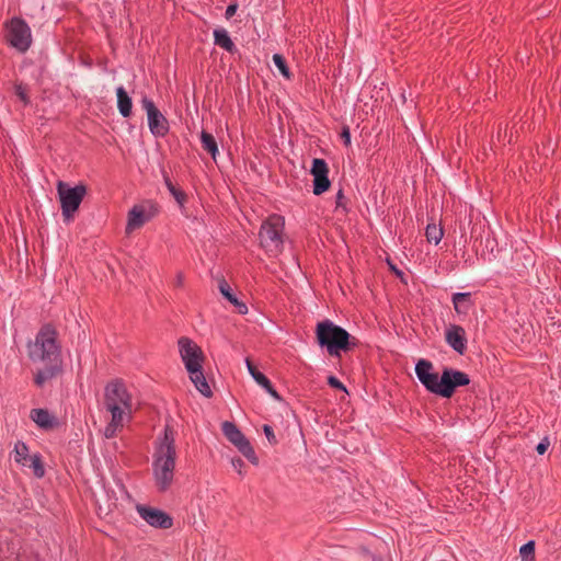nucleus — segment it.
Masks as SVG:
<instances>
[{
  "label": "nucleus",
  "mask_w": 561,
  "mask_h": 561,
  "mask_svg": "<svg viewBox=\"0 0 561 561\" xmlns=\"http://www.w3.org/2000/svg\"><path fill=\"white\" fill-rule=\"evenodd\" d=\"M27 354L33 363L44 365L34 377L36 386L43 387L62 371L61 345L58 341V333L49 324L43 325L36 333L34 341L27 344Z\"/></svg>",
  "instance_id": "f257e3e1"
},
{
  "label": "nucleus",
  "mask_w": 561,
  "mask_h": 561,
  "mask_svg": "<svg viewBox=\"0 0 561 561\" xmlns=\"http://www.w3.org/2000/svg\"><path fill=\"white\" fill-rule=\"evenodd\" d=\"M176 456L175 432L165 425L154 442L151 465L153 482L159 492L168 491L173 483Z\"/></svg>",
  "instance_id": "f03ea898"
},
{
  "label": "nucleus",
  "mask_w": 561,
  "mask_h": 561,
  "mask_svg": "<svg viewBox=\"0 0 561 561\" xmlns=\"http://www.w3.org/2000/svg\"><path fill=\"white\" fill-rule=\"evenodd\" d=\"M415 374L425 389L443 398H450L457 387L467 386L469 376L460 370L445 368L439 376L433 371V364L426 359H420L415 365Z\"/></svg>",
  "instance_id": "7ed1b4c3"
},
{
  "label": "nucleus",
  "mask_w": 561,
  "mask_h": 561,
  "mask_svg": "<svg viewBox=\"0 0 561 561\" xmlns=\"http://www.w3.org/2000/svg\"><path fill=\"white\" fill-rule=\"evenodd\" d=\"M104 407L111 413V421L104 428V436L112 438L131 419V396L121 380L108 382L104 389Z\"/></svg>",
  "instance_id": "20e7f679"
},
{
  "label": "nucleus",
  "mask_w": 561,
  "mask_h": 561,
  "mask_svg": "<svg viewBox=\"0 0 561 561\" xmlns=\"http://www.w3.org/2000/svg\"><path fill=\"white\" fill-rule=\"evenodd\" d=\"M316 335L319 345L325 347L331 356H340L357 345L356 339L344 328L328 319L317 324Z\"/></svg>",
  "instance_id": "39448f33"
},
{
  "label": "nucleus",
  "mask_w": 561,
  "mask_h": 561,
  "mask_svg": "<svg viewBox=\"0 0 561 561\" xmlns=\"http://www.w3.org/2000/svg\"><path fill=\"white\" fill-rule=\"evenodd\" d=\"M284 225L283 217L271 215L261 226L259 233L260 244L270 256H276L283 250Z\"/></svg>",
  "instance_id": "423d86ee"
},
{
  "label": "nucleus",
  "mask_w": 561,
  "mask_h": 561,
  "mask_svg": "<svg viewBox=\"0 0 561 561\" xmlns=\"http://www.w3.org/2000/svg\"><path fill=\"white\" fill-rule=\"evenodd\" d=\"M4 39L10 47L25 53L32 45V31L23 19L14 16L4 23Z\"/></svg>",
  "instance_id": "0eeeda50"
},
{
  "label": "nucleus",
  "mask_w": 561,
  "mask_h": 561,
  "mask_svg": "<svg viewBox=\"0 0 561 561\" xmlns=\"http://www.w3.org/2000/svg\"><path fill=\"white\" fill-rule=\"evenodd\" d=\"M57 192L60 201L61 213L65 220H70L79 209L81 202L87 194V187L83 184L70 187L62 181L57 184Z\"/></svg>",
  "instance_id": "6e6552de"
},
{
  "label": "nucleus",
  "mask_w": 561,
  "mask_h": 561,
  "mask_svg": "<svg viewBox=\"0 0 561 561\" xmlns=\"http://www.w3.org/2000/svg\"><path fill=\"white\" fill-rule=\"evenodd\" d=\"M159 214L158 205L150 201H144L135 204L127 214V222L125 231L130 234L137 229H140L145 224L149 222Z\"/></svg>",
  "instance_id": "1a4fd4ad"
},
{
  "label": "nucleus",
  "mask_w": 561,
  "mask_h": 561,
  "mask_svg": "<svg viewBox=\"0 0 561 561\" xmlns=\"http://www.w3.org/2000/svg\"><path fill=\"white\" fill-rule=\"evenodd\" d=\"M221 430L227 439L233 444L238 450L252 463H257V457L252 448L248 438L242 434V432L237 427V425L232 422L225 421L221 424Z\"/></svg>",
  "instance_id": "9d476101"
},
{
  "label": "nucleus",
  "mask_w": 561,
  "mask_h": 561,
  "mask_svg": "<svg viewBox=\"0 0 561 561\" xmlns=\"http://www.w3.org/2000/svg\"><path fill=\"white\" fill-rule=\"evenodd\" d=\"M141 106L146 111L148 127L154 137H164L169 131V123L165 116L158 110L154 102L144 96Z\"/></svg>",
  "instance_id": "9b49d317"
},
{
  "label": "nucleus",
  "mask_w": 561,
  "mask_h": 561,
  "mask_svg": "<svg viewBox=\"0 0 561 561\" xmlns=\"http://www.w3.org/2000/svg\"><path fill=\"white\" fill-rule=\"evenodd\" d=\"M178 345L181 359L186 370L203 366V351L194 341L183 336L179 339Z\"/></svg>",
  "instance_id": "f8f14e48"
},
{
  "label": "nucleus",
  "mask_w": 561,
  "mask_h": 561,
  "mask_svg": "<svg viewBox=\"0 0 561 561\" xmlns=\"http://www.w3.org/2000/svg\"><path fill=\"white\" fill-rule=\"evenodd\" d=\"M136 512L151 527L169 529L173 526L172 517L164 511L145 504H137Z\"/></svg>",
  "instance_id": "ddd939ff"
},
{
  "label": "nucleus",
  "mask_w": 561,
  "mask_h": 561,
  "mask_svg": "<svg viewBox=\"0 0 561 561\" xmlns=\"http://www.w3.org/2000/svg\"><path fill=\"white\" fill-rule=\"evenodd\" d=\"M310 172L313 176V194L321 195L328 191L331 182L329 180V168L327 162L320 158L313 159Z\"/></svg>",
  "instance_id": "4468645a"
},
{
  "label": "nucleus",
  "mask_w": 561,
  "mask_h": 561,
  "mask_svg": "<svg viewBox=\"0 0 561 561\" xmlns=\"http://www.w3.org/2000/svg\"><path fill=\"white\" fill-rule=\"evenodd\" d=\"M446 343L458 354L462 355L467 350V336L462 327L450 324L445 332Z\"/></svg>",
  "instance_id": "2eb2a0df"
},
{
  "label": "nucleus",
  "mask_w": 561,
  "mask_h": 561,
  "mask_svg": "<svg viewBox=\"0 0 561 561\" xmlns=\"http://www.w3.org/2000/svg\"><path fill=\"white\" fill-rule=\"evenodd\" d=\"M31 420L42 430H51L57 426V419L46 409H32Z\"/></svg>",
  "instance_id": "dca6fc26"
},
{
  "label": "nucleus",
  "mask_w": 561,
  "mask_h": 561,
  "mask_svg": "<svg viewBox=\"0 0 561 561\" xmlns=\"http://www.w3.org/2000/svg\"><path fill=\"white\" fill-rule=\"evenodd\" d=\"M187 373L190 380L194 383L196 390L205 398H210L213 396V391L204 376L203 366L190 369Z\"/></svg>",
  "instance_id": "f3484780"
},
{
  "label": "nucleus",
  "mask_w": 561,
  "mask_h": 561,
  "mask_svg": "<svg viewBox=\"0 0 561 561\" xmlns=\"http://www.w3.org/2000/svg\"><path fill=\"white\" fill-rule=\"evenodd\" d=\"M117 108L119 114L127 118L131 115L133 101L123 85L116 88Z\"/></svg>",
  "instance_id": "a211bd4d"
},
{
  "label": "nucleus",
  "mask_w": 561,
  "mask_h": 561,
  "mask_svg": "<svg viewBox=\"0 0 561 561\" xmlns=\"http://www.w3.org/2000/svg\"><path fill=\"white\" fill-rule=\"evenodd\" d=\"M214 43L215 45L221 47L228 53L236 51V45L232 42L229 33L225 28H215L214 30Z\"/></svg>",
  "instance_id": "6ab92c4d"
},
{
  "label": "nucleus",
  "mask_w": 561,
  "mask_h": 561,
  "mask_svg": "<svg viewBox=\"0 0 561 561\" xmlns=\"http://www.w3.org/2000/svg\"><path fill=\"white\" fill-rule=\"evenodd\" d=\"M32 455L28 453V447L24 442H16L13 449V459L16 463L22 467L28 466V461Z\"/></svg>",
  "instance_id": "aec40b11"
},
{
  "label": "nucleus",
  "mask_w": 561,
  "mask_h": 561,
  "mask_svg": "<svg viewBox=\"0 0 561 561\" xmlns=\"http://www.w3.org/2000/svg\"><path fill=\"white\" fill-rule=\"evenodd\" d=\"M201 142L203 149L211 156L214 161H216L217 156L219 154V150L215 137L211 134L203 130L201 133Z\"/></svg>",
  "instance_id": "412c9836"
},
{
  "label": "nucleus",
  "mask_w": 561,
  "mask_h": 561,
  "mask_svg": "<svg viewBox=\"0 0 561 561\" xmlns=\"http://www.w3.org/2000/svg\"><path fill=\"white\" fill-rule=\"evenodd\" d=\"M470 293H455L451 297L454 308L457 313H467L470 304Z\"/></svg>",
  "instance_id": "4be33fe9"
},
{
  "label": "nucleus",
  "mask_w": 561,
  "mask_h": 561,
  "mask_svg": "<svg viewBox=\"0 0 561 561\" xmlns=\"http://www.w3.org/2000/svg\"><path fill=\"white\" fill-rule=\"evenodd\" d=\"M425 236L430 243L438 244L444 236L442 227L435 224H428L425 229Z\"/></svg>",
  "instance_id": "5701e85b"
},
{
  "label": "nucleus",
  "mask_w": 561,
  "mask_h": 561,
  "mask_svg": "<svg viewBox=\"0 0 561 561\" xmlns=\"http://www.w3.org/2000/svg\"><path fill=\"white\" fill-rule=\"evenodd\" d=\"M27 467L32 468L33 473L36 478L44 477L45 468L39 454H34L31 456Z\"/></svg>",
  "instance_id": "b1692460"
},
{
  "label": "nucleus",
  "mask_w": 561,
  "mask_h": 561,
  "mask_svg": "<svg viewBox=\"0 0 561 561\" xmlns=\"http://www.w3.org/2000/svg\"><path fill=\"white\" fill-rule=\"evenodd\" d=\"M245 365H247V368H248V371L249 374L252 376V378L256 381L257 385L260 386H266L267 385V377L259 371L254 365L251 363L250 359H245Z\"/></svg>",
  "instance_id": "393cba45"
},
{
  "label": "nucleus",
  "mask_w": 561,
  "mask_h": 561,
  "mask_svg": "<svg viewBox=\"0 0 561 561\" xmlns=\"http://www.w3.org/2000/svg\"><path fill=\"white\" fill-rule=\"evenodd\" d=\"M522 561H536L535 560V541L529 540L519 549Z\"/></svg>",
  "instance_id": "a878e982"
},
{
  "label": "nucleus",
  "mask_w": 561,
  "mask_h": 561,
  "mask_svg": "<svg viewBox=\"0 0 561 561\" xmlns=\"http://www.w3.org/2000/svg\"><path fill=\"white\" fill-rule=\"evenodd\" d=\"M273 62L283 77H285L286 79H290L289 68L286 64V60L280 54L273 55Z\"/></svg>",
  "instance_id": "bb28decb"
},
{
  "label": "nucleus",
  "mask_w": 561,
  "mask_h": 561,
  "mask_svg": "<svg viewBox=\"0 0 561 561\" xmlns=\"http://www.w3.org/2000/svg\"><path fill=\"white\" fill-rule=\"evenodd\" d=\"M219 290L221 295L231 304L237 302V297L234 294H232L231 288L229 284L226 280H221L219 283Z\"/></svg>",
  "instance_id": "cd10ccee"
},
{
  "label": "nucleus",
  "mask_w": 561,
  "mask_h": 561,
  "mask_svg": "<svg viewBox=\"0 0 561 561\" xmlns=\"http://www.w3.org/2000/svg\"><path fill=\"white\" fill-rule=\"evenodd\" d=\"M165 185L176 202L182 205L185 202V194L182 191L175 188L169 179H165Z\"/></svg>",
  "instance_id": "c85d7f7f"
},
{
  "label": "nucleus",
  "mask_w": 561,
  "mask_h": 561,
  "mask_svg": "<svg viewBox=\"0 0 561 561\" xmlns=\"http://www.w3.org/2000/svg\"><path fill=\"white\" fill-rule=\"evenodd\" d=\"M263 431H264V434L267 438V440L271 443V444H276V437H275V434H274V431L272 428V426L265 424L263 426Z\"/></svg>",
  "instance_id": "c756f323"
},
{
  "label": "nucleus",
  "mask_w": 561,
  "mask_h": 561,
  "mask_svg": "<svg viewBox=\"0 0 561 561\" xmlns=\"http://www.w3.org/2000/svg\"><path fill=\"white\" fill-rule=\"evenodd\" d=\"M328 383L335 389L346 391L345 386L335 376H330L328 378Z\"/></svg>",
  "instance_id": "7c9ffc66"
},
{
  "label": "nucleus",
  "mask_w": 561,
  "mask_h": 561,
  "mask_svg": "<svg viewBox=\"0 0 561 561\" xmlns=\"http://www.w3.org/2000/svg\"><path fill=\"white\" fill-rule=\"evenodd\" d=\"M341 138L346 147L351 145V131L347 126L343 127Z\"/></svg>",
  "instance_id": "2f4dec72"
},
{
  "label": "nucleus",
  "mask_w": 561,
  "mask_h": 561,
  "mask_svg": "<svg viewBox=\"0 0 561 561\" xmlns=\"http://www.w3.org/2000/svg\"><path fill=\"white\" fill-rule=\"evenodd\" d=\"M231 465L239 474H242V468L244 467V461L241 458H233L231 460Z\"/></svg>",
  "instance_id": "473e14b6"
},
{
  "label": "nucleus",
  "mask_w": 561,
  "mask_h": 561,
  "mask_svg": "<svg viewBox=\"0 0 561 561\" xmlns=\"http://www.w3.org/2000/svg\"><path fill=\"white\" fill-rule=\"evenodd\" d=\"M15 93L22 102L27 103L26 91L21 84L15 87Z\"/></svg>",
  "instance_id": "72a5a7b5"
},
{
  "label": "nucleus",
  "mask_w": 561,
  "mask_h": 561,
  "mask_svg": "<svg viewBox=\"0 0 561 561\" xmlns=\"http://www.w3.org/2000/svg\"><path fill=\"white\" fill-rule=\"evenodd\" d=\"M549 447V440L543 438L536 447V450L539 455H543Z\"/></svg>",
  "instance_id": "f704fd0d"
},
{
  "label": "nucleus",
  "mask_w": 561,
  "mask_h": 561,
  "mask_svg": "<svg viewBox=\"0 0 561 561\" xmlns=\"http://www.w3.org/2000/svg\"><path fill=\"white\" fill-rule=\"evenodd\" d=\"M237 10H238V4H236V3L229 4L225 12L226 19L232 18L236 14Z\"/></svg>",
  "instance_id": "c9c22d12"
},
{
  "label": "nucleus",
  "mask_w": 561,
  "mask_h": 561,
  "mask_svg": "<svg viewBox=\"0 0 561 561\" xmlns=\"http://www.w3.org/2000/svg\"><path fill=\"white\" fill-rule=\"evenodd\" d=\"M237 309H238V312L240 314H247L248 313V306L240 301L238 298H237V302L236 304H232Z\"/></svg>",
  "instance_id": "e433bc0d"
},
{
  "label": "nucleus",
  "mask_w": 561,
  "mask_h": 561,
  "mask_svg": "<svg viewBox=\"0 0 561 561\" xmlns=\"http://www.w3.org/2000/svg\"><path fill=\"white\" fill-rule=\"evenodd\" d=\"M184 279H185L184 274L182 272H178L175 275L174 282H173L174 286L179 287V288L183 287Z\"/></svg>",
  "instance_id": "4c0bfd02"
},
{
  "label": "nucleus",
  "mask_w": 561,
  "mask_h": 561,
  "mask_svg": "<svg viewBox=\"0 0 561 561\" xmlns=\"http://www.w3.org/2000/svg\"><path fill=\"white\" fill-rule=\"evenodd\" d=\"M336 204L340 205L341 201L344 198V194H343V191L342 190H339V192L336 193Z\"/></svg>",
  "instance_id": "58836bf2"
},
{
  "label": "nucleus",
  "mask_w": 561,
  "mask_h": 561,
  "mask_svg": "<svg viewBox=\"0 0 561 561\" xmlns=\"http://www.w3.org/2000/svg\"><path fill=\"white\" fill-rule=\"evenodd\" d=\"M268 394H271L277 401L282 400L280 396L278 394V392L275 389L271 390Z\"/></svg>",
  "instance_id": "ea45409f"
},
{
  "label": "nucleus",
  "mask_w": 561,
  "mask_h": 561,
  "mask_svg": "<svg viewBox=\"0 0 561 561\" xmlns=\"http://www.w3.org/2000/svg\"><path fill=\"white\" fill-rule=\"evenodd\" d=\"M262 388H264L266 390L267 393H270L271 390H273V386L270 381V379H267V385L266 386H261Z\"/></svg>",
  "instance_id": "a19ab883"
},
{
  "label": "nucleus",
  "mask_w": 561,
  "mask_h": 561,
  "mask_svg": "<svg viewBox=\"0 0 561 561\" xmlns=\"http://www.w3.org/2000/svg\"><path fill=\"white\" fill-rule=\"evenodd\" d=\"M262 388H264L266 390L267 393H270L271 390H273V386L270 381V379H267V385L266 386H261Z\"/></svg>",
  "instance_id": "79ce46f5"
},
{
  "label": "nucleus",
  "mask_w": 561,
  "mask_h": 561,
  "mask_svg": "<svg viewBox=\"0 0 561 561\" xmlns=\"http://www.w3.org/2000/svg\"><path fill=\"white\" fill-rule=\"evenodd\" d=\"M391 270H392L396 274L401 275V272H400L396 266L391 265Z\"/></svg>",
  "instance_id": "37998d69"
}]
</instances>
